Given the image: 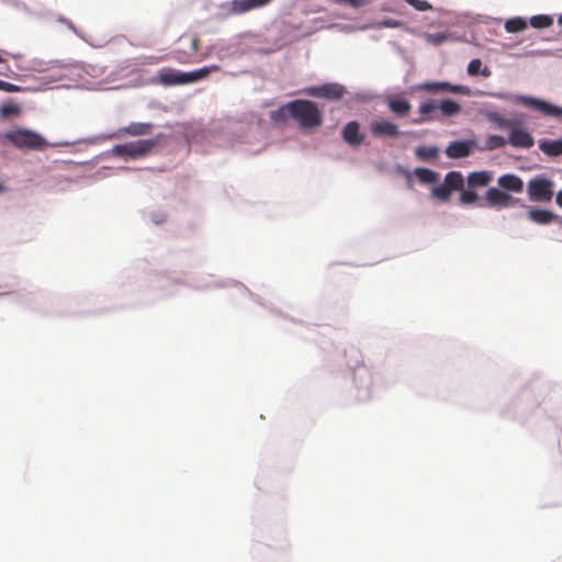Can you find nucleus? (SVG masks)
I'll use <instances>...</instances> for the list:
<instances>
[{
	"label": "nucleus",
	"instance_id": "f257e3e1",
	"mask_svg": "<svg viewBox=\"0 0 562 562\" xmlns=\"http://www.w3.org/2000/svg\"><path fill=\"white\" fill-rule=\"evenodd\" d=\"M487 116L497 127L510 132L508 143L512 146L520 148H530L533 146V137L527 131L522 130L525 120L521 115L506 119L497 112H490Z\"/></svg>",
	"mask_w": 562,
	"mask_h": 562
},
{
	"label": "nucleus",
	"instance_id": "f03ea898",
	"mask_svg": "<svg viewBox=\"0 0 562 562\" xmlns=\"http://www.w3.org/2000/svg\"><path fill=\"white\" fill-rule=\"evenodd\" d=\"M293 119L302 128H313L322 123V115L318 108H279L271 113V119L276 122L285 116Z\"/></svg>",
	"mask_w": 562,
	"mask_h": 562
},
{
	"label": "nucleus",
	"instance_id": "7ed1b4c3",
	"mask_svg": "<svg viewBox=\"0 0 562 562\" xmlns=\"http://www.w3.org/2000/svg\"><path fill=\"white\" fill-rule=\"evenodd\" d=\"M2 138L19 149L42 150L47 146V142L43 136L24 128L5 132Z\"/></svg>",
	"mask_w": 562,
	"mask_h": 562
},
{
	"label": "nucleus",
	"instance_id": "20e7f679",
	"mask_svg": "<svg viewBox=\"0 0 562 562\" xmlns=\"http://www.w3.org/2000/svg\"><path fill=\"white\" fill-rule=\"evenodd\" d=\"M527 193L531 202H550L553 198V181L540 176L535 177L527 184Z\"/></svg>",
	"mask_w": 562,
	"mask_h": 562
},
{
	"label": "nucleus",
	"instance_id": "39448f33",
	"mask_svg": "<svg viewBox=\"0 0 562 562\" xmlns=\"http://www.w3.org/2000/svg\"><path fill=\"white\" fill-rule=\"evenodd\" d=\"M299 93L330 102H337L347 93L346 88L337 82H327L321 86L306 88Z\"/></svg>",
	"mask_w": 562,
	"mask_h": 562
},
{
	"label": "nucleus",
	"instance_id": "423d86ee",
	"mask_svg": "<svg viewBox=\"0 0 562 562\" xmlns=\"http://www.w3.org/2000/svg\"><path fill=\"white\" fill-rule=\"evenodd\" d=\"M521 204V200L513 196L503 189L488 188L484 195V205L492 209H512Z\"/></svg>",
	"mask_w": 562,
	"mask_h": 562
},
{
	"label": "nucleus",
	"instance_id": "0eeeda50",
	"mask_svg": "<svg viewBox=\"0 0 562 562\" xmlns=\"http://www.w3.org/2000/svg\"><path fill=\"white\" fill-rule=\"evenodd\" d=\"M154 147V142L149 139H139L122 145H115L112 151L120 157L138 158L147 155Z\"/></svg>",
	"mask_w": 562,
	"mask_h": 562
},
{
	"label": "nucleus",
	"instance_id": "6e6552de",
	"mask_svg": "<svg viewBox=\"0 0 562 562\" xmlns=\"http://www.w3.org/2000/svg\"><path fill=\"white\" fill-rule=\"evenodd\" d=\"M179 45L187 46V48H178L175 54L176 58L181 63L189 61L194 57L199 49L200 40L194 35H182L178 41Z\"/></svg>",
	"mask_w": 562,
	"mask_h": 562
},
{
	"label": "nucleus",
	"instance_id": "1a4fd4ad",
	"mask_svg": "<svg viewBox=\"0 0 562 562\" xmlns=\"http://www.w3.org/2000/svg\"><path fill=\"white\" fill-rule=\"evenodd\" d=\"M186 72L172 68H162L157 72L156 82L169 87L187 83Z\"/></svg>",
	"mask_w": 562,
	"mask_h": 562
},
{
	"label": "nucleus",
	"instance_id": "9d476101",
	"mask_svg": "<svg viewBox=\"0 0 562 562\" xmlns=\"http://www.w3.org/2000/svg\"><path fill=\"white\" fill-rule=\"evenodd\" d=\"M475 147L476 143L473 139L456 140L448 145L446 148V155L453 159L465 158L470 156Z\"/></svg>",
	"mask_w": 562,
	"mask_h": 562
},
{
	"label": "nucleus",
	"instance_id": "9b49d317",
	"mask_svg": "<svg viewBox=\"0 0 562 562\" xmlns=\"http://www.w3.org/2000/svg\"><path fill=\"white\" fill-rule=\"evenodd\" d=\"M420 89L431 93H468L469 89L463 86H452L448 82H428L419 86Z\"/></svg>",
	"mask_w": 562,
	"mask_h": 562
},
{
	"label": "nucleus",
	"instance_id": "f8f14e48",
	"mask_svg": "<svg viewBox=\"0 0 562 562\" xmlns=\"http://www.w3.org/2000/svg\"><path fill=\"white\" fill-rule=\"evenodd\" d=\"M497 184L501 189L510 194L521 193L524 191V181L520 177L514 173H505L497 179Z\"/></svg>",
	"mask_w": 562,
	"mask_h": 562
},
{
	"label": "nucleus",
	"instance_id": "ddd939ff",
	"mask_svg": "<svg viewBox=\"0 0 562 562\" xmlns=\"http://www.w3.org/2000/svg\"><path fill=\"white\" fill-rule=\"evenodd\" d=\"M342 138L350 146L357 147L364 140V135L360 133V125L358 122H349L342 130Z\"/></svg>",
	"mask_w": 562,
	"mask_h": 562
},
{
	"label": "nucleus",
	"instance_id": "4468645a",
	"mask_svg": "<svg viewBox=\"0 0 562 562\" xmlns=\"http://www.w3.org/2000/svg\"><path fill=\"white\" fill-rule=\"evenodd\" d=\"M271 1L272 0H233L231 11L235 14H243L248 11L262 8Z\"/></svg>",
	"mask_w": 562,
	"mask_h": 562
},
{
	"label": "nucleus",
	"instance_id": "2eb2a0df",
	"mask_svg": "<svg viewBox=\"0 0 562 562\" xmlns=\"http://www.w3.org/2000/svg\"><path fill=\"white\" fill-rule=\"evenodd\" d=\"M528 217L536 224L547 225L552 222H561V216L553 213L552 211L541 209H530L528 211Z\"/></svg>",
	"mask_w": 562,
	"mask_h": 562
},
{
	"label": "nucleus",
	"instance_id": "dca6fc26",
	"mask_svg": "<svg viewBox=\"0 0 562 562\" xmlns=\"http://www.w3.org/2000/svg\"><path fill=\"white\" fill-rule=\"evenodd\" d=\"M493 177L491 171H474L468 176L469 188H483L491 183Z\"/></svg>",
	"mask_w": 562,
	"mask_h": 562
},
{
	"label": "nucleus",
	"instance_id": "f3484780",
	"mask_svg": "<svg viewBox=\"0 0 562 562\" xmlns=\"http://www.w3.org/2000/svg\"><path fill=\"white\" fill-rule=\"evenodd\" d=\"M371 131L376 136L394 137L398 134L397 126L387 121H378L372 123Z\"/></svg>",
	"mask_w": 562,
	"mask_h": 562
},
{
	"label": "nucleus",
	"instance_id": "a211bd4d",
	"mask_svg": "<svg viewBox=\"0 0 562 562\" xmlns=\"http://www.w3.org/2000/svg\"><path fill=\"white\" fill-rule=\"evenodd\" d=\"M539 149L544 153L547 156L557 157L562 155V139L548 140L540 139Z\"/></svg>",
	"mask_w": 562,
	"mask_h": 562
},
{
	"label": "nucleus",
	"instance_id": "6ab92c4d",
	"mask_svg": "<svg viewBox=\"0 0 562 562\" xmlns=\"http://www.w3.org/2000/svg\"><path fill=\"white\" fill-rule=\"evenodd\" d=\"M443 184H446L450 191H461L464 184L463 176L458 171H450L446 175Z\"/></svg>",
	"mask_w": 562,
	"mask_h": 562
},
{
	"label": "nucleus",
	"instance_id": "aec40b11",
	"mask_svg": "<svg viewBox=\"0 0 562 562\" xmlns=\"http://www.w3.org/2000/svg\"><path fill=\"white\" fill-rule=\"evenodd\" d=\"M414 175L425 184L435 183L438 180V173L427 168H416Z\"/></svg>",
	"mask_w": 562,
	"mask_h": 562
},
{
	"label": "nucleus",
	"instance_id": "412c9836",
	"mask_svg": "<svg viewBox=\"0 0 562 562\" xmlns=\"http://www.w3.org/2000/svg\"><path fill=\"white\" fill-rule=\"evenodd\" d=\"M528 23L524 18L517 16L505 22V30L508 33H518L527 29Z\"/></svg>",
	"mask_w": 562,
	"mask_h": 562
},
{
	"label": "nucleus",
	"instance_id": "4be33fe9",
	"mask_svg": "<svg viewBox=\"0 0 562 562\" xmlns=\"http://www.w3.org/2000/svg\"><path fill=\"white\" fill-rule=\"evenodd\" d=\"M438 148L435 146H420L415 150V155L419 160H432L438 156Z\"/></svg>",
	"mask_w": 562,
	"mask_h": 562
},
{
	"label": "nucleus",
	"instance_id": "5701e85b",
	"mask_svg": "<svg viewBox=\"0 0 562 562\" xmlns=\"http://www.w3.org/2000/svg\"><path fill=\"white\" fill-rule=\"evenodd\" d=\"M468 74L470 76L481 75L483 77H488L491 75V70L487 67H482L481 59L474 58L468 65Z\"/></svg>",
	"mask_w": 562,
	"mask_h": 562
},
{
	"label": "nucleus",
	"instance_id": "b1692460",
	"mask_svg": "<svg viewBox=\"0 0 562 562\" xmlns=\"http://www.w3.org/2000/svg\"><path fill=\"white\" fill-rule=\"evenodd\" d=\"M151 124L149 123H131L123 131L130 135H146L149 134Z\"/></svg>",
	"mask_w": 562,
	"mask_h": 562
},
{
	"label": "nucleus",
	"instance_id": "393cba45",
	"mask_svg": "<svg viewBox=\"0 0 562 562\" xmlns=\"http://www.w3.org/2000/svg\"><path fill=\"white\" fill-rule=\"evenodd\" d=\"M530 25L535 29H548L553 24V19L550 15L539 14L535 15L529 21Z\"/></svg>",
	"mask_w": 562,
	"mask_h": 562
},
{
	"label": "nucleus",
	"instance_id": "a878e982",
	"mask_svg": "<svg viewBox=\"0 0 562 562\" xmlns=\"http://www.w3.org/2000/svg\"><path fill=\"white\" fill-rule=\"evenodd\" d=\"M479 201L477 193L472 189L469 188L467 190L462 189L460 193V202L462 204H475Z\"/></svg>",
	"mask_w": 562,
	"mask_h": 562
},
{
	"label": "nucleus",
	"instance_id": "bb28decb",
	"mask_svg": "<svg viewBox=\"0 0 562 562\" xmlns=\"http://www.w3.org/2000/svg\"><path fill=\"white\" fill-rule=\"evenodd\" d=\"M451 192L446 184L438 186L432 189V195L442 202L450 200Z\"/></svg>",
	"mask_w": 562,
	"mask_h": 562
},
{
	"label": "nucleus",
	"instance_id": "cd10ccee",
	"mask_svg": "<svg viewBox=\"0 0 562 562\" xmlns=\"http://www.w3.org/2000/svg\"><path fill=\"white\" fill-rule=\"evenodd\" d=\"M210 72V68L204 67L194 71L186 72L187 75V83L195 82L204 77H206Z\"/></svg>",
	"mask_w": 562,
	"mask_h": 562
},
{
	"label": "nucleus",
	"instance_id": "c85d7f7f",
	"mask_svg": "<svg viewBox=\"0 0 562 562\" xmlns=\"http://www.w3.org/2000/svg\"><path fill=\"white\" fill-rule=\"evenodd\" d=\"M425 38H426L427 43H429V44L441 45L448 40V36L445 33H434V34H426Z\"/></svg>",
	"mask_w": 562,
	"mask_h": 562
},
{
	"label": "nucleus",
	"instance_id": "c756f323",
	"mask_svg": "<svg viewBox=\"0 0 562 562\" xmlns=\"http://www.w3.org/2000/svg\"><path fill=\"white\" fill-rule=\"evenodd\" d=\"M506 145V139L503 136L492 135L487 139V148L496 149L502 148Z\"/></svg>",
	"mask_w": 562,
	"mask_h": 562
},
{
	"label": "nucleus",
	"instance_id": "7c9ffc66",
	"mask_svg": "<svg viewBox=\"0 0 562 562\" xmlns=\"http://www.w3.org/2000/svg\"><path fill=\"white\" fill-rule=\"evenodd\" d=\"M334 2L338 4H348L349 7L353 9H359L362 7H366L370 3V0H333Z\"/></svg>",
	"mask_w": 562,
	"mask_h": 562
},
{
	"label": "nucleus",
	"instance_id": "2f4dec72",
	"mask_svg": "<svg viewBox=\"0 0 562 562\" xmlns=\"http://www.w3.org/2000/svg\"><path fill=\"white\" fill-rule=\"evenodd\" d=\"M408 4L418 11H427L431 9V5L426 0H406Z\"/></svg>",
	"mask_w": 562,
	"mask_h": 562
},
{
	"label": "nucleus",
	"instance_id": "473e14b6",
	"mask_svg": "<svg viewBox=\"0 0 562 562\" xmlns=\"http://www.w3.org/2000/svg\"><path fill=\"white\" fill-rule=\"evenodd\" d=\"M546 116L562 117V108H537Z\"/></svg>",
	"mask_w": 562,
	"mask_h": 562
},
{
	"label": "nucleus",
	"instance_id": "72a5a7b5",
	"mask_svg": "<svg viewBox=\"0 0 562 562\" xmlns=\"http://www.w3.org/2000/svg\"><path fill=\"white\" fill-rule=\"evenodd\" d=\"M520 102H521L524 105H539V106H542V105H551L550 103H547V102H544V101H540V100L531 99V98H521V99H520Z\"/></svg>",
	"mask_w": 562,
	"mask_h": 562
},
{
	"label": "nucleus",
	"instance_id": "f704fd0d",
	"mask_svg": "<svg viewBox=\"0 0 562 562\" xmlns=\"http://www.w3.org/2000/svg\"><path fill=\"white\" fill-rule=\"evenodd\" d=\"M284 105L294 106V105H316V104L308 100H292V101L286 102Z\"/></svg>",
	"mask_w": 562,
	"mask_h": 562
},
{
	"label": "nucleus",
	"instance_id": "c9c22d12",
	"mask_svg": "<svg viewBox=\"0 0 562 562\" xmlns=\"http://www.w3.org/2000/svg\"><path fill=\"white\" fill-rule=\"evenodd\" d=\"M20 108H1V115L9 116L10 114H14L19 112Z\"/></svg>",
	"mask_w": 562,
	"mask_h": 562
},
{
	"label": "nucleus",
	"instance_id": "e433bc0d",
	"mask_svg": "<svg viewBox=\"0 0 562 562\" xmlns=\"http://www.w3.org/2000/svg\"><path fill=\"white\" fill-rule=\"evenodd\" d=\"M398 116H404L409 112L411 108H391Z\"/></svg>",
	"mask_w": 562,
	"mask_h": 562
},
{
	"label": "nucleus",
	"instance_id": "4c0bfd02",
	"mask_svg": "<svg viewBox=\"0 0 562 562\" xmlns=\"http://www.w3.org/2000/svg\"><path fill=\"white\" fill-rule=\"evenodd\" d=\"M446 115H453L459 112L461 108H440Z\"/></svg>",
	"mask_w": 562,
	"mask_h": 562
},
{
	"label": "nucleus",
	"instance_id": "58836bf2",
	"mask_svg": "<svg viewBox=\"0 0 562 562\" xmlns=\"http://www.w3.org/2000/svg\"><path fill=\"white\" fill-rule=\"evenodd\" d=\"M398 24L400 23L394 20H386L381 23V25L386 26V27H396V26H398Z\"/></svg>",
	"mask_w": 562,
	"mask_h": 562
},
{
	"label": "nucleus",
	"instance_id": "ea45409f",
	"mask_svg": "<svg viewBox=\"0 0 562 562\" xmlns=\"http://www.w3.org/2000/svg\"><path fill=\"white\" fill-rule=\"evenodd\" d=\"M439 105L447 106V105H458V104L452 100L446 99V100H441Z\"/></svg>",
	"mask_w": 562,
	"mask_h": 562
},
{
	"label": "nucleus",
	"instance_id": "a19ab883",
	"mask_svg": "<svg viewBox=\"0 0 562 562\" xmlns=\"http://www.w3.org/2000/svg\"><path fill=\"white\" fill-rule=\"evenodd\" d=\"M13 86L11 83L4 82L0 80V88L7 91H10Z\"/></svg>",
	"mask_w": 562,
	"mask_h": 562
},
{
	"label": "nucleus",
	"instance_id": "79ce46f5",
	"mask_svg": "<svg viewBox=\"0 0 562 562\" xmlns=\"http://www.w3.org/2000/svg\"><path fill=\"white\" fill-rule=\"evenodd\" d=\"M557 203L562 207V190L557 193Z\"/></svg>",
	"mask_w": 562,
	"mask_h": 562
},
{
	"label": "nucleus",
	"instance_id": "37998d69",
	"mask_svg": "<svg viewBox=\"0 0 562 562\" xmlns=\"http://www.w3.org/2000/svg\"><path fill=\"white\" fill-rule=\"evenodd\" d=\"M389 105L395 106V105H408V103L404 101H392L389 103Z\"/></svg>",
	"mask_w": 562,
	"mask_h": 562
},
{
	"label": "nucleus",
	"instance_id": "c03bdc74",
	"mask_svg": "<svg viewBox=\"0 0 562 562\" xmlns=\"http://www.w3.org/2000/svg\"><path fill=\"white\" fill-rule=\"evenodd\" d=\"M435 108H429V106H426V108H420L422 110V114H427V113H430L431 110H434Z\"/></svg>",
	"mask_w": 562,
	"mask_h": 562
},
{
	"label": "nucleus",
	"instance_id": "a18cd8bd",
	"mask_svg": "<svg viewBox=\"0 0 562 562\" xmlns=\"http://www.w3.org/2000/svg\"><path fill=\"white\" fill-rule=\"evenodd\" d=\"M148 59H149V60L147 61V64H155V63H157L158 60H160V58H155V57H149Z\"/></svg>",
	"mask_w": 562,
	"mask_h": 562
},
{
	"label": "nucleus",
	"instance_id": "49530a36",
	"mask_svg": "<svg viewBox=\"0 0 562 562\" xmlns=\"http://www.w3.org/2000/svg\"><path fill=\"white\" fill-rule=\"evenodd\" d=\"M558 23L562 25V15L559 18Z\"/></svg>",
	"mask_w": 562,
	"mask_h": 562
},
{
	"label": "nucleus",
	"instance_id": "de8ad7c7",
	"mask_svg": "<svg viewBox=\"0 0 562 562\" xmlns=\"http://www.w3.org/2000/svg\"><path fill=\"white\" fill-rule=\"evenodd\" d=\"M4 61H5V59L0 55V64L4 63Z\"/></svg>",
	"mask_w": 562,
	"mask_h": 562
},
{
	"label": "nucleus",
	"instance_id": "09e8293b",
	"mask_svg": "<svg viewBox=\"0 0 562 562\" xmlns=\"http://www.w3.org/2000/svg\"><path fill=\"white\" fill-rule=\"evenodd\" d=\"M422 105L428 106L431 105L430 103H423Z\"/></svg>",
	"mask_w": 562,
	"mask_h": 562
},
{
	"label": "nucleus",
	"instance_id": "8fccbe9b",
	"mask_svg": "<svg viewBox=\"0 0 562 562\" xmlns=\"http://www.w3.org/2000/svg\"><path fill=\"white\" fill-rule=\"evenodd\" d=\"M3 191V186L0 183V192Z\"/></svg>",
	"mask_w": 562,
	"mask_h": 562
},
{
	"label": "nucleus",
	"instance_id": "3c124183",
	"mask_svg": "<svg viewBox=\"0 0 562 562\" xmlns=\"http://www.w3.org/2000/svg\"><path fill=\"white\" fill-rule=\"evenodd\" d=\"M560 224L562 225V217H561V222H560Z\"/></svg>",
	"mask_w": 562,
	"mask_h": 562
}]
</instances>
